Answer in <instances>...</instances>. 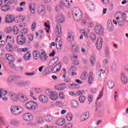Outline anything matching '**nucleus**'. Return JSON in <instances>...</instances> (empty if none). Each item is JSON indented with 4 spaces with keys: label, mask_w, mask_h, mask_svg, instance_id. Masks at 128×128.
I'll return each mask as SVG.
<instances>
[{
    "label": "nucleus",
    "mask_w": 128,
    "mask_h": 128,
    "mask_svg": "<svg viewBox=\"0 0 128 128\" xmlns=\"http://www.w3.org/2000/svg\"><path fill=\"white\" fill-rule=\"evenodd\" d=\"M102 38L100 37H99L96 42V48L98 50H100L102 47Z\"/></svg>",
    "instance_id": "nucleus-10"
},
{
    "label": "nucleus",
    "mask_w": 128,
    "mask_h": 128,
    "mask_svg": "<svg viewBox=\"0 0 128 128\" xmlns=\"http://www.w3.org/2000/svg\"><path fill=\"white\" fill-rule=\"evenodd\" d=\"M90 63L92 64H94V62H96V58L94 56H91L90 59Z\"/></svg>",
    "instance_id": "nucleus-53"
},
{
    "label": "nucleus",
    "mask_w": 128,
    "mask_h": 128,
    "mask_svg": "<svg viewBox=\"0 0 128 128\" xmlns=\"http://www.w3.org/2000/svg\"><path fill=\"white\" fill-rule=\"evenodd\" d=\"M72 16L75 22H80L82 18V12L78 8H74L72 11Z\"/></svg>",
    "instance_id": "nucleus-1"
},
{
    "label": "nucleus",
    "mask_w": 128,
    "mask_h": 128,
    "mask_svg": "<svg viewBox=\"0 0 128 128\" xmlns=\"http://www.w3.org/2000/svg\"><path fill=\"white\" fill-rule=\"evenodd\" d=\"M120 80L122 84H128V78L124 74L122 73L120 74Z\"/></svg>",
    "instance_id": "nucleus-16"
},
{
    "label": "nucleus",
    "mask_w": 128,
    "mask_h": 128,
    "mask_svg": "<svg viewBox=\"0 0 128 128\" xmlns=\"http://www.w3.org/2000/svg\"><path fill=\"white\" fill-rule=\"evenodd\" d=\"M20 124V122L16 120H13L10 122V124H12L13 126H16Z\"/></svg>",
    "instance_id": "nucleus-55"
},
{
    "label": "nucleus",
    "mask_w": 128,
    "mask_h": 128,
    "mask_svg": "<svg viewBox=\"0 0 128 128\" xmlns=\"http://www.w3.org/2000/svg\"><path fill=\"white\" fill-rule=\"evenodd\" d=\"M32 56H33V58L34 60H38V58H40V54L37 52L36 50H34L32 52Z\"/></svg>",
    "instance_id": "nucleus-29"
},
{
    "label": "nucleus",
    "mask_w": 128,
    "mask_h": 128,
    "mask_svg": "<svg viewBox=\"0 0 128 128\" xmlns=\"http://www.w3.org/2000/svg\"><path fill=\"white\" fill-rule=\"evenodd\" d=\"M19 84L22 86H30V82L29 81H22L19 83Z\"/></svg>",
    "instance_id": "nucleus-35"
},
{
    "label": "nucleus",
    "mask_w": 128,
    "mask_h": 128,
    "mask_svg": "<svg viewBox=\"0 0 128 128\" xmlns=\"http://www.w3.org/2000/svg\"><path fill=\"white\" fill-rule=\"evenodd\" d=\"M56 12H60V6L58 5L55 8Z\"/></svg>",
    "instance_id": "nucleus-63"
},
{
    "label": "nucleus",
    "mask_w": 128,
    "mask_h": 128,
    "mask_svg": "<svg viewBox=\"0 0 128 128\" xmlns=\"http://www.w3.org/2000/svg\"><path fill=\"white\" fill-rule=\"evenodd\" d=\"M88 101L90 102H92V95H89L88 96Z\"/></svg>",
    "instance_id": "nucleus-64"
},
{
    "label": "nucleus",
    "mask_w": 128,
    "mask_h": 128,
    "mask_svg": "<svg viewBox=\"0 0 128 128\" xmlns=\"http://www.w3.org/2000/svg\"><path fill=\"white\" fill-rule=\"evenodd\" d=\"M39 100L44 104H46L48 102V98L45 95H40L39 96Z\"/></svg>",
    "instance_id": "nucleus-13"
},
{
    "label": "nucleus",
    "mask_w": 128,
    "mask_h": 128,
    "mask_svg": "<svg viewBox=\"0 0 128 128\" xmlns=\"http://www.w3.org/2000/svg\"><path fill=\"white\" fill-rule=\"evenodd\" d=\"M64 16L62 13H58L56 16V21L58 22H60V24H63L64 22Z\"/></svg>",
    "instance_id": "nucleus-6"
},
{
    "label": "nucleus",
    "mask_w": 128,
    "mask_h": 128,
    "mask_svg": "<svg viewBox=\"0 0 128 128\" xmlns=\"http://www.w3.org/2000/svg\"><path fill=\"white\" fill-rule=\"evenodd\" d=\"M36 120L38 124H43L44 122V118L42 117H38L36 118Z\"/></svg>",
    "instance_id": "nucleus-51"
},
{
    "label": "nucleus",
    "mask_w": 128,
    "mask_h": 128,
    "mask_svg": "<svg viewBox=\"0 0 128 128\" xmlns=\"http://www.w3.org/2000/svg\"><path fill=\"white\" fill-rule=\"evenodd\" d=\"M44 26L46 28H45L46 32H50V21L48 20L44 23Z\"/></svg>",
    "instance_id": "nucleus-30"
},
{
    "label": "nucleus",
    "mask_w": 128,
    "mask_h": 128,
    "mask_svg": "<svg viewBox=\"0 0 128 128\" xmlns=\"http://www.w3.org/2000/svg\"><path fill=\"white\" fill-rule=\"evenodd\" d=\"M19 50L20 52H28V48H19Z\"/></svg>",
    "instance_id": "nucleus-59"
},
{
    "label": "nucleus",
    "mask_w": 128,
    "mask_h": 128,
    "mask_svg": "<svg viewBox=\"0 0 128 128\" xmlns=\"http://www.w3.org/2000/svg\"><path fill=\"white\" fill-rule=\"evenodd\" d=\"M6 49L10 52H13L14 48H12V45H7Z\"/></svg>",
    "instance_id": "nucleus-47"
},
{
    "label": "nucleus",
    "mask_w": 128,
    "mask_h": 128,
    "mask_svg": "<svg viewBox=\"0 0 128 128\" xmlns=\"http://www.w3.org/2000/svg\"><path fill=\"white\" fill-rule=\"evenodd\" d=\"M6 42L8 45L12 46L14 42V40L13 38L10 36H6Z\"/></svg>",
    "instance_id": "nucleus-15"
},
{
    "label": "nucleus",
    "mask_w": 128,
    "mask_h": 128,
    "mask_svg": "<svg viewBox=\"0 0 128 128\" xmlns=\"http://www.w3.org/2000/svg\"><path fill=\"white\" fill-rule=\"evenodd\" d=\"M49 98L52 100H56L58 98V94L56 93L52 92Z\"/></svg>",
    "instance_id": "nucleus-37"
},
{
    "label": "nucleus",
    "mask_w": 128,
    "mask_h": 128,
    "mask_svg": "<svg viewBox=\"0 0 128 128\" xmlns=\"http://www.w3.org/2000/svg\"><path fill=\"white\" fill-rule=\"evenodd\" d=\"M72 52H80V50L76 46L73 45L72 47Z\"/></svg>",
    "instance_id": "nucleus-46"
},
{
    "label": "nucleus",
    "mask_w": 128,
    "mask_h": 128,
    "mask_svg": "<svg viewBox=\"0 0 128 128\" xmlns=\"http://www.w3.org/2000/svg\"><path fill=\"white\" fill-rule=\"evenodd\" d=\"M66 118L68 122H70L72 120V113H68L66 115Z\"/></svg>",
    "instance_id": "nucleus-45"
},
{
    "label": "nucleus",
    "mask_w": 128,
    "mask_h": 128,
    "mask_svg": "<svg viewBox=\"0 0 128 128\" xmlns=\"http://www.w3.org/2000/svg\"><path fill=\"white\" fill-rule=\"evenodd\" d=\"M30 56H32L29 52H28L24 56L25 60H30Z\"/></svg>",
    "instance_id": "nucleus-38"
},
{
    "label": "nucleus",
    "mask_w": 128,
    "mask_h": 128,
    "mask_svg": "<svg viewBox=\"0 0 128 128\" xmlns=\"http://www.w3.org/2000/svg\"><path fill=\"white\" fill-rule=\"evenodd\" d=\"M111 70L112 72H116V60L112 62Z\"/></svg>",
    "instance_id": "nucleus-27"
},
{
    "label": "nucleus",
    "mask_w": 128,
    "mask_h": 128,
    "mask_svg": "<svg viewBox=\"0 0 128 128\" xmlns=\"http://www.w3.org/2000/svg\"><path fill=\"white\" fill-rule=\"evenodd\" d=\"M86 76H88V73L84 72L82 74L80 78V80H84L86 78Z\"/></svg>",
    "instance_id": "nucleus-49"
},
{
    "label": "nucleus",
    "mask_w": 128,
    "mask_h": 128,
    "mask_svg": "<svg viewBox=\"0 0 128 128\" xmlns=\"http://www.w3.org/2000/svg\"><path fill=\"white\" fill-rule=\"evenodd\" d=\"M56 32H62V26H60V24H57L56 25Z\"/></svg>",
    "instance_id": "nucleus-42"
},
{
    "label": "nucleus",
    "mask_w": 128,
    "mask_h": 128,
    "mask_svg": "<svg viewBox=\"0 0 128 128\" xmlns=\"http://www.w3.org/2000/svg\"><path fill=\"white\" fill-rule=\"evenodd\" d=\"M102 96H104V89H102L100 92L97 100H100V98H102Z\"/></svg>",
    "instance_id": "nucleus-58"
},
{
    "label": "nucleus",
    "mask_w": 128,
    "mask_h": 128,
    "mask_svg": "<svg viewBox=\"0 0 128 128\" xmlns=\"http://www.w3.org/2000/svg\"><path fill=\"white\" fill-rule=\"evenodd\" d=\"M80 32H90V29L88 28H84L80 30Z\"/></svg>",
    "instance_id": "nucleus-57"
},
{
    "label": "nucleus",
    "mask_w": 128,
    "mask_h": 128,
    "mask_svg": "<svg viewBox=\"0 0 128 128\" xmlns=\"http://www.w3.org/2000/svg\"><path fill=\"white\" fill-rule=\"evenodd\" d=\"M38 12L40 16H44L46 14V8L42 6H40L38 8Z\"/></svg>",
    "instance_id": "nucleus-11"
},
{
    "label": "nucleus",
    "mask_w": 128,
    "mask_h": 128,
    "mask_svg": "<svg viewBox=\"0 0 128 128\" xmlns=\"http://www.w3.org/2000/svg\"><path fill=\"white\" fill-rule=\"evenodd\" d=\"M5 32H18L20 30L16 26H14L13 28L11 27H8L5 28Z\"/></svg>",
    "instance_id": "nucleus-7"
},
{
    "label": "nucleus",
    "mask_w": 128,
    "mask_h": 128,
    "mask_svg": "<svg viewBox=\"0 0 128 128\" xmlns=\"http://www.w3.org/2000/svg\"><path fill=\"white\" fill-rule=\"evenodd\" d=\"M61 6H65V8H70V2L68 0H60Z\"/></svg>",
    "instance_id": "nucleus-21"
},
{
    "label": "nucleus",
    "mask_w": 128,
    "mask_h": 128,
    "mask_svg": "<svg viewBox=\"0 0 128 128\" xmlns=\"http://www.w3.org/2000/svg\"><path fill=\"white\" fill-rule=\"evenodd\" d=\"M64 124H66V120L62 118L59 119L56 122V126H64Z\"/></svg>",
    "instance_id": "nucleus-26"
},
{
    "label": "nucleus",
    "mask_w": 128,
    "mask_h": 128,
    "mask_svg": "<svg viewBox=\"0 0 128 128\" xmlns=\"http://www.w3.org/2000/svg\"><path fill=\"white\" fill-rule=\"evenodd\" d=\"M9 95L11 100H14V102H16V100H20V93L16 94L12 92H10Z\"/></svg>",
    "instance_id": "nucleus-8"
},
{
    "label": "nucleus",
    "mask_w": 128,
    "mask_h": 128,
    "mask_svg": "<svg viewBox=\"0 0 128 128\" xmlns=\"http://www.w3.org/2000/svg\"><path fill=\"white\" fill-rule=\"evenodd\" d=\"M2 12H6L10 10V6L8 5H3L1 7Z\"/></svg>",
    "instance_id": "nucleus-41"
},
{
    "label": "nucleus",
    "mask_w": 128,
    "mask_h": 128,
    "mask_svg": "<svg viewBox=\"0 0 128 128\" xmlns=\"http://www.w3.org/2000/svg\"><path fill=\"white\" fill-rule=\"evenodd\" d=\"M25 106L27 110H34L38 108V104L34 102L29 101L26 103Z\"/></svg>",
    "instance_id": "nucleus-3"
},
{
    "label": "nucleus",
    "mask_w": 128,
    "mask_h": 128,
    "mask_svg": "<svg viewBox=\"0 0 128 128\" xmlns=\"http://www.w3.org/2000/svg\"><path fill=\"white\" fill-rule=\"evenodd\" d=\"M108 28L110 32L114 30V26H112V22L110 20L108 21Z\"/></svg>",
    "instance_id": "nucleus-31"
},
{
    "label": "nucleus",
    "mask_w": 128,
    "mask_h": 128,
    "mask_svg": "<svg viewBox=\"0 0 128 128\" xmlns=\"http://www.w3.org/2000/svg\"><path fill=\"white\" fill-rule=\"evenodd\" d=\"M6 91L4 89H0V98H2L4 96H6Z\"/></svg>",
    "instance_id": "nucleus-40"
},
{
    "label": "nucleus",
    "mask_w": 128,
    "mask_h": 128,
    "mask_svg": "<svg viewBox=\"0 0 128 128\" xmlns=\"http://www.w3.org/2000/svg\"><path fill=\"white\" fill-rule=\"evenodd\" d=\"M40 58L42 62H46L48 58V56H46V54L43 51L41 52V54H40Z\"/></svg>",
    "instance_id": "nucleus-20"
},
{
    "label": "nucleus",
    "mask_w": 128,
    "mask_h": 128,
    "mask_svg": "<svg viewBox=\"0 0 128 128\" xmlns=\"http://www.w3.org/2000/svg\"><path fill=\"white\" fill-rule=\"evenodd\" d=\"M86 100V97L84 96H81L79 97V102L81 104H84Z\"/></svg>",
    "instance_id": "nucleus-48"
},
{
    "label": "nucleus",
    "mask_w": 128,
    "mask_h": 128,
    "mask_svg": "<svg viewBox=\"0 0 128 128\" xmlns=\"http://www.w3.org/2000/svg\"><path fill=\"white\" fill-rule=\"evenodd\" d=\"M25 74L26 76H34V74H36V72H32H32H25Z\"/></svg>",
    "instance_id": "nucleus-60"
},
{
    "label": "nucleus",
    "mask_w": 128,
    "mask_h": 128,
    "mask_svg": "<svg viewBox=\"0 0 128 128\" xmlns=\"http://www.w3.org/2000/svg\"><path fill=\"white\" fill-rule=\"evenodd\" d=\"M90 38L94 42V40H96V34H94V33H92L90 36Z\"/></svg>",
    "instance_id": "nucleus-50"
},
{
    "label": "nucleus",
    "mask_w": 128,
    "mask_h": 128,
    "mask_svg": "<svg viewBox=\"0 0 128 128\" xmlns=\"http://www.w3.org/2000/svg\"><path fill=\"white\" fill-rule=\"evenodd\" d=\"M66 88V84H62L57 87L56 90H64Z\"/></svg>",
    "instance_id": "nucleus-36"
},
{
    "label": "nucleus",
    "mask_w": 128,
    "mask_h": 128,
    "mask_svg": "<svg viewBox=\"0 0 128 128\" xmlns=\"http://www.w3.org/2000/svg\"><path fill=\"white\" fill-rule=\"evenodd\" d=\"M16 80V76H12L8 78L7 82L8 84H12Z\"/></svg>",
    "instance_id": "nucleus-25"
},
{
    "label": "nucleus",
    "mask_w": 128,
    "mask_h": 128,
    "mask_svg": "<svg viewBox=\"0 0 128 128\" xmlns=\"http://www.w3.org/2000/svg\"><path fill=\"white\" fill-rule=\"evenodd\" d=\"M29 10L32 14H36V4L34 3H31L28 5Z\"/></svg>",
    "instance_id": "nucleus-18"
},
{
    "label": "nucleus",
    "mask_w": 128,
    "mask_h": 128,
    "mask_svg": "<svg viewBox=\"0 0 128 128\" xmlns=\"http://www.w3.org/2000/svg\"><path fill=\"white\" fill-rule=\"evenodd\" d=\"M74 35H72V34L68 33V40L69 42H72L74 41Z\"/></svg>",
    "instance_id": "nucleus-39"
},
{
    "label": "nucleus",
    "mask_w": 128,
    "mask_h": 128,
    "mask_svg": "<svg viewBox=\"0 0 128 128\" xmlns=\"http://www.w3.org/2000/svg\"><path fill=\"white\" fill-rule=\"evenodd\" d=\"M61 68H62V64L60 63H58L52 68V72L54 73V72H60V70Z\"/></svg>",
    "instance_id": "nucleus-17"
},
{
    "label": "nucleus",
    "mask_w": 128,
    "mask_h": 128,
    "mask_svg": "<svg viewBox=\"0 0 128 128\" xmlns=\"http://www.w3.org/2000/svg\"><path fill=\"white\" fill-rule=\"evenodd\" d=\"M68 86L70 88H74V86H78V84H76V83H73V84H68Z\"/></svg>",
    "instance_id": "nucleus-56"
},
{
    "label": "nucleus",
    "mask_w": 128,
    "mask_h": 128,
    "mask_svg": "<svg viewBox=\"0 0 128 128\" xmlns=\"http://www.w3.org/2000/svg\"><path fill=\"white\" fill-rule=\"evenodd\" d=\"M95 32H104V28L100 25H97L94 27Z\"/></svg>",
    "instance_id": "nucleus-19"
},
{
    "label": "nucleus",
    "mask_w": 128,
    "mask_h": 128,
    "mask_svg": "<svg viewBox=\"0 0 128 128\" xmlns=\"http://www.w3.org/2000/svg\"><path fill=\"white\" fill-rule=\"evenodd\" d=\"M105 54H106V58H108V54H110V48H108V47H106V48H105Z\"/></svg>",
    "instance_id": "nucleus-52"
},
{
    "label": "nucleus",
    "mask_w": 128,
    "mask_h": 128,
    "mask_svg": "<svg viewBox=\"0 0 128 128\" xmlns=\"http://www.w3.org/2000/svg\"><path fill=\"white\" fill-rule=\"evenodd\" d=\"M4 20L6 24H12L14 20V18L12 15L8 14L6 16Z\"/></svg>",
    "instance_id": "nucleus-9"
},
{
    "label": "nucleus",
    "mask_w": 128,
    "mask_h": 128,
    "mask_svg": "<svg viewBox=\"0 0 128 128\" xmlns=\"http://www.w3.org/2000/svg\"><path fill=\"white\" fill-rule=\"evenodd\" d=\"M16 108H18V106H12L10 107V111L12 114H16Z\"/></svg>",
    "instance_id": "nucleus-44"
},
{
    "label": "nucleus",
    "mask_w": 128,
    "mask_h": 128,
    "mask_svg": "<svg viewBox=\"0 0 128 128\" xmlns=\"http://www.w3.org/2000/svg\"><path fill=\"white\" fill-rule=\"evenodd\" d=\"M16 42L20 46L24 44H26V37L22 34L18 35L16 38Z\"/></svg>",
    "instance_id": "nucleus-5"
},
{
    "label": "nucleus",
    "mask_w": 128,
    "mask_h": 128,
    "mask_svg": "<svg viewBox=\"0 0 128 128\" xmlns=\"http://www.w3.org/2000/svg\"><path fill=\"white\" fill-rule=\"evenodd\" d=\"M86 4L88 10L90 12H94L96 10V4L92 1L86 0Z\"/></svg>",
    "instance_id": "nucleus-4"
},
{
    "label": "nucleus",
    "mask_w": 128,
    "mask_h": 128,
    "mask_svg": "<svg viewBox=\"0 0 128 128\" xmlns=\"http://www.w3.org/2000/svg\"><path fill=\"white\" fill-rule=\"evenodd\" d=\"M6 60H8L10 62H14V56L10 54H6Z\"/></svg>",
    "instance_id": "nucleus-24"
},
{
    "label": "nucleus",
    "mask_w": 128,
    "mask_h": 128,
    "mask_svg": "<svg viewBox=\"0 0 128 128\" xmlns=\"http://www.w3.org/2000/svg\"><path fill=\"white\" fill-rule=\"evenodd\" d=\"M36 22H34L32 24L31 26V30L32 32H34V30H36Z\"/></svg>",
    "instance_id": "nucleus-54"
},
{
    "label": "nucleus",
    "mask_w": 128,
    "mask_h": 128,
    "mask_svg": "<svg viewBox=\"0 0 128 128\" xmlns=\"http://www.w3.org/2000/svg\"><path fill=\"white\" fill-rule=\"evenodd\" d=\"M70 104L74 108H76L78 107V102L74 100H71Z\"/></svg>",
    "instance_id": "nucleus-28"
},
{
    "label": "nucleus",
    "mask_w": 128,
    "mask_h": 128,
    "mask_svg": "<svg viewBox=\"0 0 128 128\" xmlns=\"http://www.w3.org/2000/svg\"><path fill=\"white\" fill-rule=\"evenodd\" d=\"M53 119H54V118L52 117V116L50 115H48L45 118V120L46 122H52V120Z\"/></svg>",
    "instance_id": "nucleus-43"
},
{
    "label": "nucleus",
    "mask_w": 128,
    "mask_h": 128,
    "mask_svg": "<svg viewBox=\"0 0 128 128\" xmlns=\"http://www.w3.org/2000/svg\"><path fill=\"white\" fill-rule=\"evenodd\" d=\"M118 26H122L124 24V22H128V12H126L120 16L116 18Z\"/></svg>",
    "instance_id": "nucleus-2"
},
{
    "label": "nucleus",
    "mask_w": 128,
    "mask_h": 128,
    "mask_svg": "<svg viewBox=\"0 0 128 128\" xmlns=\"http://www.w3.org/2000/svg\"><path fill=\"white\" fill-rule=\"evenodd\" d=\"M92 72H90L89 74L88 78V84H92L94 82V79L92 78Z\"/></svg>",
    "instance_id": "nucleus-32"
},
{
    "label": "nucleus",
    "mask_w": 128,
    "mask_h": 128,
    "mask_svg": "<svg viewBox=\"0 0 128 128\" xmlns=\"http://www.w3.org/2000/svg\"><path fill=\"white\" fill-rule=\"evenodd\" d=\"M24 20V16L22 15H20L14 18V22H22Z\"/></svg>",
    "instance_id": "nucleus-14"
},
{
    "label": "nucleus",
    "mask_w": 128,
    "mask_h": 128,
    "mask_svg": "<svg viewBox=\"0 0 128 128\" xmlns=\"http://www.w3.org/2000/svg\"><path fill=\"white\" fill-rule=\"evenodd\" d=\"M103 64L104 66L108 64V60L105 58L104 60H103Z\"/></svg>",
    "instance_id": "nucleus-61"
},
{
    "label": "nucleus",
    "mask_w": 128,
    "mask_h": 128,
    "mask_svg": "<svg viewBox=\"0 0 128 128\" xmlns=\"http://www.w3.org/2000/svg\"><path fill=\"white\" fill-rule=\"evenodd\" d=\"M19 100H20L23 102H28V97H26V95H24L20 93L19 94Z\"/></svg>",
    "instance_id": "nucleus-22"
},
{
    "label": "nucleus",
    "mask_w": 128,
    "mask_h": 128,
    "mask_svg": "<svg viewBox=\"0 0 128 128\" xmlns=\"http://www.w3.org/2000/svg\"><path fill=\"white\" fill-rule=\"evenodd\" d=\"M23 118L26 122H30L32 120V116L30 114H25L23 115Z\"/></svg>",
    "instance_id": "nucleus-23"
},
{
    "label": "nucleus",
    "mask_w": 128,
    "mask_h": 128,
    "mask_svg": "<svg viewBox=\"0 0 128 128\" xmlns=\"http://www.w3.org/2000/svg\"><path fill=\"white\" fill-rule=\"evenodd\" d=\"M24 112V108L22 106H17V108L16 110V112L15 113L16 115L20 114H22Z\"/></svg>",
    "instance_id": "nucleus-33"
},
{
    "label": "nucleus",
    "mask_w": 128,
    "mask_h": 128,
    "mask_svg": "<svg viewBox=\"0 0 128 128\" xmlns=\"http://www.w3.org/2000/svg\"><path fill=\"white\" fill-rule=\"evenodd\" d=\"M89 117L90 113L88 112H86L81 116L80 120L81 122H84L85 120H86Z\"/></svg>",
    "instance_id": "nucleus-12"
},
{
    "label": "nucleus",
    "mask_w": 128,
    "mask_h": 128,
    "mask_svg": "<svg viewBox=\"0 0 128 128\" xmlns=\"http://www.w3.org/2000/svg\"><path fill=\"white\" fill-rule=\"evenodd\" d=\"M52 92H50L49 90H46L45 91L46 94L47 96H49V97L50 96V94H52Z\"/></svg>",
    "instance_id": "nucleus-62"
},
{
    "label": "nucleus",
    "mask_w": 128,
    "mask_h": 128,
    "mask_svg": "<svg viewBox=\"0 0 128 128\" xmlns=\"http://www.w3.org/2000/svg\"><path fill=\"white\" fill-rule=\"evenodd\" d=\"M107 84L110 90H112V88H114V82L112 80H109Z\"/></svg>",
    "instance_id": "nucleus-34"
}]
</instances>
